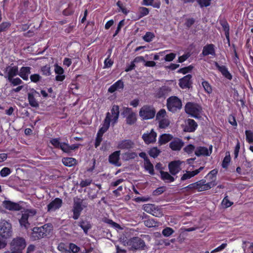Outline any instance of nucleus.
Segmentation results:
<instances>
[{"mask_svg":"<svg viewBox=\"0 0 253 253\" xmlns=\"http://www.w3.org/2000/svg\"><path fill=\"white\" fill-rule=\"evenodd\" d=\"M191 78L192 75L188 74L180 79L179 82V86L183 89L189 88L192 83Z\"/></svg>","mask_w":253,"mask_h":253,"instance_id":"23","label":"nucleus"},{"mask_svg":"<svg viewBox=\"0 0 253 253\" xmlns=\"http://www.w3.org/2000/svg\"><path fill=\"white\" fill-rule=\"evenodd\" d=\"M161 179L168 182H172L175 180V178L172 176L168 172L163 170L160 171Z\"/></svg>","mask_w":253,"mask_h":253,"instance_id":"35","label":"nucleus"},{"mask_svg":"<svg viewBox=\"0 0 253 253\" xmlns=\"http://www.w3.org/2000/svg\"><path fill=\"white\" fill-rule=\"evenodd\" d=\"M214 65L222 76L229 80L232 79V75L229 72L228 68L224 65H220L217 62H215Z\"/></svg>","mask_w":253,"mask_h":253,"instance_id":"22","label":"nucleus"},{"mask_svg":"<svg viewBox=\"0 0 253 253\" xmlns=\"http://www.w3.org/2000/svg\"><path fill=\"white\" fill-rule=\"evenodd\" d=\"M233 204V202H231L229 200L227 196L225 197L222 201V204L224 205L225 208L231 207Z\"/></svg>","mask_w":253,"mask_h":253,"instance_id":"62","label":"nucleus"},{"mask_svg":"<svg viewBox=\"0 0 253 253\" xmlns=\"http://www.w3.org/2000/svg\"><path fill=\"white\" fill-rule=\"evenodd\" d=\"M198 127L197 123L193 119H188L185 121V126L183 128L185 132H193Z\"/></svg>","mask_w":253,"mask_h":253,"instance_id":"20","label":"nucleus"},{"mask_svg":"<svg viewBox=\"0 0 253 253\" xmlns=\"http://www.w3.org/2000/svg\"><path fill=\"white\" fill-rule=\"evenodd\" d=\"M185 113L195 119H200L203 112L202 106L195 102H188L185 105Z\"/></svg>","mask_w":253,"mask_h":253,"instance_id":"2","label":"nucleus"},{"mask_svg":"<svg viewBox=\"0 0 253 253\" xmlns=\"http://www.w3.org/2000/svg\"><path fill=\"white\" fill-rule=\"evenodd\" d=\"M134 142L130 139H125L120 141L118 145V148L122 150H129L134 147Z\"/></svg>","mask_w":253,"mask_h":253,"instance_id":"24","label":"nucleus"},{"mask_svg":"<svg viewBox=\"0 0 253 253\" xmlns=\"http://www.w3.org/2000/svg\"><path fill=\"white\" fill-rule=\"evenodd\" d=\"M195 154L197 157L209 156L208 148L205 146H198L195 149Z\"/></svg>","mask_w":253,"mask_h":253,"instance_id":"32","label":"nucleus"},{"mask_svg":"<svg viewBox=\"0 0 253 253\" xmlns=\"http://www.w3.org/2000/svg\"><path fill=\"white\" fill-rule=\"evenodd\" d=\"M240 149V142L239 140H237L236 145L235 147L234 150V159H236L238 158L239 155V151Z\"/></svg>","mask_w":253,"mask_h":253,"instance_id":"56","label":"nucleus"},{"mask_svg":"<svg viewBox=\"0 0 253 253\" xmlns=\"http://www.w3.org/2000/svg\"><path fill=\"white\" fill-rule=\"evenodd\" d=\"M104 222L111 225L112 227L119 228H120V225L117 223L113 221L112 219L109 218H105L104 220Z\"/></svg>","mask_w":253,"mask_h":253,"instance_id":"59","label":"nucleus"},{"mask_svg":"<svg viewBox=\"0 0 253 253\" xmlns=\"http://www.w3.org/2000/svg\"><path fill=\"white\" fill-rule=\"evenodd\" d=\"M206 180L204 179H201L195 182L196 189L199 192H202L210 189L215 186L217 184L215 181H210L206 183Z\"/></svg>","mask_w":253,"mask_h":253,"instance_id":"9","label":"nucleus"},{"mask_svg":"<svg viewBox=\"0 0 253 253\" xmlns=\"http://www.w3.org/2000/svg\"><path fill=\"white\" fill-rule=\"evenodd\" d=\"M45 225L41 227H35L33 229L31 239L33 241L39 240L46 236V227Z\"/></svg>","mask_w":253,"mask_h":253,"instance_id":"8","label":"nucleus"},{"mask_svg":"<svg viewBox=\"0 0 253 253\" xmlns=\"http://www.w3.org/2000/svg\"><path fill=\"white\" fill-rule=\"evenodd\" d=\"M145 169L149 171V173L153 175L154 174V166L151 163L150 160L144 162Z\"/></svg>","mask_w":253,"mask_h":253,"instance_id":"43","label":"nucleus"},{"mask_svg":"<svg viewBox=\"0 0 253 253\" xmlns=\"http://www.w3.org/2000/svg\"><path fill=\"white\" fill-rule=\"evenodd\" d=\"M143 209L144 211L156 217H162L163 215L162 209L155 204H147L143 206Z\"/></svg>","mask_w":253,"mask_h":253,"instance_id":"6","label":"nucleus"},{"mask_svg":"<svg viewBox=\"0 0 253 253\" xmlns=\"http://www.w3.org/2000/svg\"><path fill=\"white\" fill-rule=\"evenodd\" d=\"M159 121V126L161 128H165L169 125V121L168 119L164 118Z\"/></svg>","mask_w":253,"mask_h":253,"instance_id":"51","label":"nucleus"},{"mask_svg":"<svg viewBox=\"0 0 253 253\" xmlns=\"http://www.w3.org/2000/svg\"><path fill=\"white\" fill-rule=\"evenodd\" d=\"M157 133L152 129L150 132L144 133L142 138L146 144L155 143L156 141Z\"/></svg>","mask_w":253,"mask_h":253,"instance_id":"13","label":"nucleus"},{"mask_svg":"<svg viewBox=\"0 0 253 253\" xmlns=\"http://www.w3.org/2000/svg\"><path fill=\"white\" fill-rule=\"evenodd\" d=\"M54 72L57 75L63 74L64 73L63 68L59 66L57 64L54 65Z\"/></svg>","mask_w":253,"mask_h":253,"instance_id":"61","label":"nucleus"},{"mask_svg":"<svg viewBox=\"0 0 253 253\" xmlns=\"http://www.w3.org/2000/svg\"><path fill=\"white\" fill-rule=\"evenodd\" d=\"M203 169L204 167H201L198 169L193 170L192 171H186V172L183 174L182 177H181V180L184 181L186 179H188L192 178V177H194V176L200 173V171L202 170Z\"/></svg>","mask_w":253,"mask_h":253,"instance_id":"30","label":"nucleus"},{"mask_svg":"<svg viewBox=\"0 0 253 253\" xmlns=\"http://www.w3.org/2000/svg\"><path fill=\"white\" fill-rule=\"evenodd\" d=\"M111 121V113L107 112L106 114L105 118L103 121V126L99 129L98 131L103 134L106 132L110 126Z\"/></svg>","mask_w":253,"mask_h":253,"instance_id":"25","label":"nucleus"},{"mask_svg":"<svg viewBox=\"0 0 253 253\" xmlns=\"http://www.w3.org/2000/svg\"><path fill=\"white\" fill-rule=\"evenodd\" d=\"M40 96V93L38 91L33 88L31 91L28 93V100L30 105L33 107L37 108L39 106L38 101L36 99V96Z\"/></svg>","mask_w":253,"mask_h":253,"instance_id":"12","label":"nucleus"},{"mask_svg":"<svg viewBox=\"0 0 253 253\" xmlns=\"http://www.w3.org/2000/svg\"><path fill=\"white\" fill-rule=\"evenodd\" d=\"M41 71L42 75L49 76L51 74L50 66L48 64L41 67Z\"/></svg>","mask_w":253,"mask_h":253,"instance_id":"41","label":"nucleus"},{"mask_svg":"<svg viewBox=\"0 0 253 253\" xmlns=\"http://www.w3.org/2000/svg\"><path fill=\"white\" fill-rule=\"evenodd\" d=\"M62 200L59 198H56L52 201L47 206V211L48 212L55 211L60 208L62 205Z\"/></svg>","mask_w":253,"mask_h":253,"instance_id":"19","label":"nucleus"},{"mask_svg":"<svg viewBox=\"0 0 253 253\" xmlns=\"http://www.w3.org/2000/svg\"><path fill=\"white\" fill-rule=\"evenodd\" d=\"M87 203H84V200L80 198H78L77 200H74L73 208V218L75 220L78 219L83 210L84 208L87 207Z\"/></svg>","mask_w":253,"mask_h":253,"instance_id":"5","label":"nucleus"},{"mask_svg":"<svg viewBox=\"0 0 253 253\" xmlns=\"http://www.w3.org/2000/svg\"><path fill=\"white\" fill-rule=\"evenodd\" d=\"M30 213H31L32 215H34L36 213V211H26L24 213H22L21 217L19 220L20 225L26 229H28L30 225L28 221L30 217Z\"/></svg>","mask_w":253,"mask_h":253,"instance_id":"14","label":"nucleus"},{"mask_svg":"<svg viewBox=\"0 0 253 253\" xmlns=\"http://www.w3.org/2000/svg\"><path fill=\"white\" fill-rule=\"evenodd\" d=\"M129 245L134 250H144L145 246L144 241L138 237L131 238L129 241Z\"/></svg>","mask_w":253,"mask_h":253,"instance_id":"10","label":"nucleus"},{"mask_svg":"<svg viewBox=\"0 0 253 253\" xmlns=\"http://www.w3.org/2000/svg\"><path fill=\"white\" fill-rule=\"evenodd\" d=\"M120 151H116L112 153L109 157V162L110 163L115 165L116 166H121V164L119 162Z\"/></svg>","mask_w":253,"mask_h":253,"instance_id":"28","label":"nucleus"},{"mask_svg":"<svg viewBox=\"0 0 253 253\" xmlns=\"http://www.w3.org/2000/svg\"><path fill=\"white\" fill-rule=\"evenodd\" d=\"M77 161L75 158L71 157L64 158L62 159V163L64 166L71 167L76 164Z\"/></svg>","mask_w":253,"mask_h":253,"instance_id":"36","label":"nucleus"},{"mask_svg":"<svg viewBox=\"0 0 253 253\" xmlns=\"http://www.w3.org/2000/svg\"><path fill=\"white\" fill-rule=\"evenodd\" d=\"M219 23L225 32V35L230 34V26L227 21L225 19L220 20Z\"/></svg>","mask_w":253,"mask_h":253,"instance_id":"38","label":"nucleus"},{"mask_svg":"<svg viewBox=\"0 0 253 253\" xmlns=\"http://www.w3.org/2000/svg\"><path fill=\"white\" fill-rule=\"evenodd\" d=\"M111 123L114 126L118 121L120 115L119 106L117 105H113L111 109Z\"/></svg>","mask_w":253,"mask_h":253,"instance_id":"21","label":"nucleus"},{"mask_svg":"<svg viewBox=\"0 0 253 253\" xmlns=\"http://www.w3.org/2000/svg\"><path fill=\"white\" fill-rule=\"evenodd\" d=\"M195 22V20L193 18H188L186 20L184 25L187 28H189L194 24Z\"/></svg>","mask_w":253,"mask_h":253,"instance_id":"64","label":"nucleus"},{"mask_svg":"<svg viewBox=\"0 0 253 253\" xmlns=\"http://www.w3.org/2000/svg\"><path fill=\"white\" fill-rule=\"evenodd\" d=\"M110 54L106 58L104 62V68H108L111 67L113 64V61L110 59Z\"/></svg>","mask_w":253,"mask_h":253,"instance_id":"54","label":"nucleus"},{"mask_svg":"<svg viewBox=\"0 0 253 253\" xmlns=\"http://www.w3.org/2000/svg\"><path fill=\"white\" fill-rule=\"evenodd\" d=\"M12 230L11 223L6 220L0 221V236L3 239H7L12 236Z\"/></svg>","mask_w":253,"mask_h":253,"instance_id":"3","label":"nucleus"},{"mask_svg":"<svg viewBox=\"0 0 253 253\" xmlns=\"http://www.w3.org/2000/svg\"><path fill=\"white\" fill-rule=\"evenodd\" d=\"M3 207L6 210L11 211H19L22 207L18 203L9 200H4L2 202Z\"/></svg>","mask_w":253,"mask_h":253,"instance_id":"15","label":"nucleus"},{"mask_svg":"<svg viewBox=\"0 0 253 253\" xmlns=\"http://www.w3.org/2000/svg\"><path fill=\"white\" fill-rule=\"evenodd\" d=\"M154 37L155 35L153 33L147 32L143 36V38L145 42H150L153 40Z\"/></svg>","mask_w":253,"mask_h":253,"instance_id":"53","label":"nucleus"},{"mask_svg":"<svg viewBox=\"0 0 253 253\" xmlns=\"http://www.w3.org/2000/svg\"><path fill=\"white\" fill-rule=\"evenodd\" d=\"M124 87V84L122 80H119L111 85L108 88V92L114 93L117 90H122Z\"/></svg>","mask_w":253,"mask_h":253,"instance_id":"29","label":"nucleus"},{"mask_svg":"<svg viewBox=\"0 0 253 253\" xmlns=\"http://www.w3.org/2000/svg\"><path fill=\"white\" fill-rule=\"evenodd\" d=\"M169 91V88L166 86L160 87L157 92V96L158 98L164 97Z\"/></svg>","mask_w":253,"mask_h":253,"instance_id":"37","label":"nucleus"},{"mask_svg":"<svg viewBox=\"0 0 253 253\" xmlns=\"http://www.w3.org/2000/svg\"><path fill=\"white\" fill-rule=\"evenodd\" d=\"M202 85L206 92L208 94H211L212 92V87L208 82L203 81L202 83Z\"/></svg>","mask_w":253,"mask_h":253,"instance_id":"45","label":"nucleus"},{"mask_svg":"<svg viewBox=\"0 0 253 253\" xmlns=\"http://www.w3.org/2000/svg\"><path fill=\"white\" fill-rule=\"evenodd\" d=\"M211 0H198L201 7H208L211 5Z\"/></svg>","mask_w":253,"mask_h":253,"instance_id":"57","label":"nucleus"},{"mask_svg":"<svg viewBox=\"0 0 253 253\" xmlns=\"http://www.w3.org/2000/svg\"><path fill=\"white\" fill-rule=\"evenodd\" d=\"M218 170L217 169H213L210 171L208 174L206 175V177L209 178L211 181H215L216 180V175L217 174Z\"/></svg>","mask_w":253,"mask_h":253,"instance_id":"42","label":"nucleus"},{"mask_svg":"<svg viewBox=\"0 0 253 253\" xmlns=\"http://www.w3.org/2000/svg\"><path fill=\"white\" fill-rule=\"evenodd\" d=\"M181 162L179 160L173 161L169 164L168 168L170 173L175 175L181 170Z\"/></svg>","mask_w":253,"mask_h":253,"instance_id":"16","label":"nucleus"},{"mask_svg":"<svg viewBox=\"0 0 253 253\" xmlns=\"http://www.w3.org/2000/svg\"><path fill=\"white\" fill-rule=\"evenodd\" d=\"M30 79L31 82L38 83L42 80V77L39 74H33L30 76Z\"/></svg>","mask_w":253,"mask_h":253,"instance_id":"52","label":"nucleus"},{"mask_svg":"<svg viewBox=\"0 0 253 253\" xmlns=\"http://www.w3.org/2000/svg\"><path fill=\"white\" fill-rule=\"evenodd\" d=\"M139 114L143 120H149L155 117L156 111L151 106L144 105L140 109Z\"/></svg>","mask_w":253,"mask_h":253,"instance_id":"7","label":"nucleus"},{"mask_svg":"<svg viewBox=\"0 0 253 253\" xmlns=\"http://www.w3.org/2000/svg\"><path fill=\"white\" fill-rule=\"evenodd\" d=\"M124 113L128 114L126 117V123L127 125H132L134 124L137 121L136 114L134 112H132L130 108H126Z\"/></svg>","mask_w":253,"mask_h":253,"instance_id":"17","label":"nucleus"},{"mask_svg":"<svg viewBox=\"0 0 253 253\" xmlns=\"http://www.w3.org/2000/svg\"><path fill=\"white\" fill-rule=\"evenodd\" d=\"M73 3H69L68 7L63 11V14L65 16H69L73 14L74 12V9L73 8Z\"/></svg>","mask_w":253,"mask_h":253,"instance_id":"44","label":"nucleus"},{"mask_svg":"<svg viewBox=\"0 0 253 253\" xmlns=\"http://www.w3.org/2000/svg\"><path fill=\"white\" fill-rule=\"evenodd\" d=\"M203 56H206L209 55L215 56V46L213 44H207L204 46L202 53Z\"/></svg>","mask_w":253,"mask_h":253,"instance_id":"27","label":"nucleus"},{"mask_svg":"<svg viewBox=\"0 0 253 253\" xmlns=\"http://www.w3.org/2000/svg\"><path fill=\"white\" fill-rule=\"evenodd\" d=\"M174 232V230L172 228L167 227L162 230V233L163 236L168 237L171 235Z\"/></svg>","mask_w":253,"mask_h":253,"instance_id":"50","label":"nucleus"},{"mask_svg":"<svg viewBox=\"0 0 253 253\" xmlns=\"http://www.w3.org/2000/svg\"><path fill=\"white\" fill-rule=\"evenodd\" d=\"M169 144V148L172 151H179L184 145V142L179 138L175 137Z\"/></svg>","mask_w":253,"mask_h":253,"instance_id":"18","label":"nucleus"},{"mask_svg":"<svg viewBox=\"0 0 253 253\" xmlns=\"http://www.w3.org/2000/svg\"><path fill=\"white\" fill-rule=\"evenodd\" d=\"M11 24L9 21L2 22L0 24V33L6 32L10 27Z\"/></svg>","mask_w":253,"mask_h":253,"instance_id":"46","label":"nucleus"},{"mask_svg":"<svg viewBox=\"0 0 253 253\" xmlns=\"http://www.w3.org/2000/svg\"><path fill=\"white\" fill-rule=\"evenodd\" d=\"M144 224L146 227L149 228L155 227L157 225V222L152 218H149L147 220H144Z\"/></svg>","mask_w":253,"mask_h":253,"instance_id":"49","label":"nucleus"},{"mask_svg":"<svg viewBox=\"0 0 253 253\" xmlns=\"http://www.w3.org/2000/svg\"><path fill=\"white\" fill-rule=\"evenodd\" d=\"M195 149V147L194 145L190 144L187 145L184 148V151L188 154H191L193 153Z\"/></svg>","mask_w":253,"mask_h":253,"instance_id":"55","label":"nucleus"},{"mask_svg":"<svg viewBox=\"0 0 253 253\" xmlns=\"http://www.w3.org/2000/svg\"><path fill=\"white\" fill-rule=\"evenodd\" d=\"M167 106L169 111L174 113L182 108L181 100L177 96H170L167 100Z\"/></svg>","mask_w":253,"mask_h":253,"instance_id":"4","label":"nucleus"},{"mask_svg":"<svg viewBox=\"0 0 253 253\" xmlns=\"http://www.w3.org/2000/svg\"><path fill=\"white\" fill-rule=\"evenodd\" d=\"M231 161V157L229 152H226L225 156L222 162V167L224 169L228 168L229 164Z\"/></svg>","mask_w":253,"mask_h":253,"instance_id":"40","label":"nucleus"},{"mask_svg":"<svg viewBox=\"0 0 253 253\" xmlns=\"http://www.w3.org/2000/svg\"><path fill=\"white\" fill-rule=\"evenodd\" d=\"M4 78L8 80L18 75V67L17 66L6 67L4 70Z\"/></svg>","mask_w":253,"mask_h":253,"instance_id":"11","label":"nucleus"},{"mask_svg":"<svg viewBox=\"0 0 253 253\" xmlns=\"http://www.w3.org/2000/svg\"><path fill=\"white\" fill-rule=\"evenodd\" d=\"M173 139V136L170 134L164 133L160 135L159 138L160 145L165 144Z\"/></svg>","mask_w":253,"mask_h":253,"instance_id":"34","label":"nucleus"},{"mask_svg":"<svg viewBox=\"0 0 253 253\" xmlns=\"http://www.w3.org/2000/svg\"><path fill=\"white\" fill-rule=\"evenodd\" d=\"M246 140L249 144L253 143V132L250 130H245Z\"/></svg>","mask_w":253,"mask_h":253,"instance_id":"47","label":"nucleus"},{"mask_svg":"<svg viewBox=\"0 0 253 253\" xmlns=\"http://www.w3.org/2000/svg\"><path fill=\"white\" fill-rule=\"evenodd\" d=\"M50 143L54 148L60 149L63 152L70 153L72 151L79 148V144H72L70 145L68 143L60 142V138H54L50 139Z\"/></svg>","mask_w":253,"mask_h":253,"instance_id":"1","label":"nucleus"},{"mask_svg":"<svg viewBox=\"0 0 253 253\" xmlns=\"http://www.w3.org/2000/svg\"><path fill=\"white\" fill-rule=\"evenodd\" d=\"M78 225L83 229L85 234H87L88 230L91 228V225L89 221L82 219L80 220Z\"/></svg>","mask_w":253,"mask_h":253,"instance_id":"33","label":"nucleus"},{"mask_svg":"<svg viewBox=\"0 0 253 253\" xmlns=\"http://www.w3.org/2000/svg\"><path fill=\"white\" fill-rule=\"evenodd\" d=\"M166 111L164 109H161L156 115V120H159L165 118Z\"/></svg>","mask_w":253,"mask_h":253,"instance_id":"58","label":"nucleus"},{"mask_svg":"<svg viewBox=\"0 0 253 253\" xmlns=\"http://www.w3.org/2000/svg\"><path fill=\"white\" fill-rule=\"evenodd\" d=\"M31 68L29 66H23L18 70V76L20 77L24 81H28L29 75L31 73Z\"/></svg>","mask_w":253,"mask_h":253,"instance_id":"26","label":"nucleus"},{"mask_svg":"<svg viewBox=\"0 0 253 253\" xmlns=\"http://www.w3.org/2000/svg\"><path fill=\"white\" fill-rule=\"evenodd\" d=\"M10 169L8 168H3L0 171V174L2 177H5L10 173Z\"/></svg>","mask_w":253,"mask_h":253,"instance_id":"63","label":"nucleus"},{"mask_svg":"<svg viewBox=\"0 0 253 253\" xmlns=\"http://www.w3.org/2000/svg\"><path fill=\"white\" fill-rule=\"evenodd\" d=\"M148 153L150 157L156 158L160 155L161 151L157 147H153L148 151Z\"/></svg>","mask_w":253,"mask_h":253,"instance_id":"39","label":"nucleus"},{"mask_svg":"<svg viewBox=\"0 0 253 253\" xmlns=\"http://www.w3.org/2000/svg\"><path fill=\"white\" fill-rule=\"evenodd\" d=\"M192 69H193V66H192L191 65H190L187 67L180 68L178 70V72L182 73L183 74H186L191 72V71L192 70Z\"/></svg>","mask_w":253,"mask_h":253,"instance_id":"60","label":"nucleus"},{"mask_svg":"<svg viewBox=\"0 0 253 253\" xmlns=\"http://www.w3.org/2000/svg\"><path fill=\"white\" fill-rule=\"evenodd\" d=\"M7 81L14 86L23 84V81L18 77H16L15 78H14L13 77Z\"/></svg>","mask_w":253,"mask_h":253,"instance_id":"48","label":"nucleus"},{"mask_svg":"<svg viewBox=\"0 0 253 253\" xmlns=\"http://www.w3.org/2000/svg\"><path fill=\"white\" fill-rule=\"evenodd\" d=\"M149 12V10L148 8L145 7H140L139 8V13L136 14L135 16H132V19L134 21L138 20L143 17L147 15Z\"/></svg>","mask_w":253,"mask_h":253,"instance_id":"31","label":"nucleus"}]
</instances>
